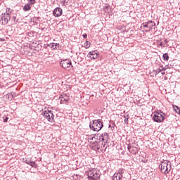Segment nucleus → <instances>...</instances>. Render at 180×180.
<instances>
[{
    "instance_id": "obj_1",
    "label": "nucleus",
    "mask_w": 180,
    "mask_h": 180,
    "mask_svg": "<svg viewBox=\"0 0 180 180\" xmlns=\"http://www.w3.org/2000/svg\"><path fill=\"white\" fill-rule=\"evenodd\" d=\"M92 122H90L89 124L91 130H93L94 131H100V130H102V128L103 127L102 120H94Z\"/></svg>"
},
{
    "instance_id": "obj_2",
    "label": "nucleus",
    "mask_w": 180,
    "mask_h": 180,
    "mask_svg": "<svg viewBox=\"0 0 180 180\" xmlns=\"http://www.w3.org/2000/svg\"><path fill=\"white\" fill-rule=\"evenodd\" d=\"M161 172L162 174H169V171L172 169L171 162L168 160L161 162V164L159 165Z\"/></svg>"
},
{
    "instance_id": "obj_3",
    "label": "nucleus",
    "mask_w": 180,
    "mask_h": 180,
    "mask_svg": "<svg viewBox=\"0 0 180 180\" xmlns=\"http://www.w3.org/2000/svg\"><path fill=\"white\" fill-rule=\"evenodd\" d=\"M87 175L89 180H98L101 178V172L95 169L89 170Z\"/></svg>"
},
{
    "instance_id": "obj_4",
    "label": "nucleus",
    "mask_w": 180,
    "mask_h": 180,
    "mask_svg": "<svg viewBox=\"0 0 180 180\" xmlns=\"http://www.w3.org/2000/svg\"><path fill=\"white\" fill-rule=\"evenodd\" d=\"M155 27V22L149 20L141 24V28L143 29L144 32H150L152 30L153 27Z\"/></svg>"
},
{
    "instance_id": "obj_5",
    "label": "nucleus",
    "mask_w": 180,
    "mask_h": 180,
    "mask_svg": "<svg viewBox=\"0 0 180 180\" xmlns=\"http://www.w3.org/2000/svg\"><path fill=\"white\" fill-rule=\"evenodd\" d=\"M60 67H63L66 71H70L72 70V63L70 59L62 60L60 63Z\"/></svg>"
},
{
    "instance_id": "obj_6",
    "label": "nucleus",
    "mask_w": 180,
    "mask_h": 180,
    "mask_svg": "<svg viewBox=\"0 0 180 180\" xmlns=\"http://www.w3.org/2000/svg\"><path fill=\"white\" fill-rule=\"evenodd\" d=\"M165 117V113L162 112L161 110H158L153 116L154 122L156 123H161L164 120Z\"/></svg>"
},
{
    "instance_id": "obj_7",
    "label": "nucleus",
    "mask_w": 180,
    "mask_h": 180,
    "mask_svg": "<svg viewBox=\"0 0 180 180\" xmlns=\"http://www.w3.org/2000/svg\"><path fill=\"white\" fill-rule=\"evenodd\" d=\"M9 20H11V14L9 13H2L0 15V23L1 25H8Z\"/></svg>"
},
{
    "instance_id": "obj_8",
    "label": "nucleus",
    "mask_w": 180,
    "mask_h": 180,
    "mask_svg": "<svg viewBox=\"0 0 180 180\" xmlns=\"http://www.w3.org/2000/svg\"><path fill=\"white\" fill-rule=\"evenodd\" d=\"M44 116L47 119L48 122L53 123L54 122V114L51 110H45L44 112Z\"/></svg>"
},
{
    "instance_id": "obj_9",
    "label": "nucleus",
    "mask_w": 180,
    "mask_h": 180,
    "mask_svg": "<svg viewBox=\"0 0 180 180\" xmlns=\"http://www.w3.org/2000/svg\"><path fill=\"white\" fill-rule=\"evenodd\" d=\"M95 148L96 150V151H102V153H103V151H106V148H105V143H103V142H98L95 145Z\"/></svg>"
},
{
    "instance_id": "obj_10",
    "label": "nucleus",
    "mask_w": 180,
    "mask_h": 180,
    "mask_svg": "<svg viewBox=\"0 0 180 180\" xmlns=\"http://www.w3.org/2000/svg\"><path fill=\"white\" fill-rule=\"evenodd\" d=\"M59 99L60 100V103H67L68 101H70V96H68L67 94H64L61 95Z\"/></svg>"
},
{
    "instance_id": "obj_11",
    "label": "nucleus",
    "mask_w": 180,
    "mask_h": 180,
    "mask_svg": "<svg viewBox=\"0 0 180 180\" xmlns=\"http://www.w3.org/2000/svg\"><path fill=\"white\" fill-rule=\"evenodd\" d=\"M53 13V16L58 18L63 15V9L60 7H57L54 9Z\"/></svg>"
},
{
    "instance_id": "obj_12",
    "label": "nucleus",
    "mask_w": 180,
    "mask_h": 180,
    "mask_svg": "<svg viewBox=\"0 0 180 180\" xmlns=\"http://www.w3.org/2000/svg\"><path fill=\"white\" fill-rule=\"evenodd\" d=\"M98 56H99V53H96L95 51H92L89 52L87 57H89V58H91V60H96Z\"/></svg>"
},
{
    "instance_id": "obj_13",
    "label": "nucleus",
    "mask_w": 180,
    "mask_h": 180,
    "mask_svg": "<svg viewBox=\"0 0 180 180\" xmlns=\"http://www.w3.org/2000/svg\"><path fill=\"white\" fill-rule=\"evenodd\" d=\"M127 150L131 154H137L138 153L137 148L131 146L130 143L127 145Z\"/></svg>"
},
{
    "instance_id": "obj_14",
    "label": "nucleus",
    "mask_w": 180,
    "mask_h": 180,
    "mask_svg": "<svg viewBox=\"0 0 180 180\" xmlns=\"http://www.w3.org/2000/svg\"><path fill=\"white\" fill-rule=\"evenodd\" d=\"M123 176L120 173H115L112 176V180H122Z\"/></svg>"
},
{
    "instance_id": "obj_15",
    "label": "nucleus",
    "mask_w": 180,
    "mask_h": 180,
    "mask_svg": "<svg viewBox=\"0 0 180 180\" xmlns=\"http://www.w3.org/2000/svg\"><path fill=\"white\" fill-rule=\"evenodd\" d=\"M99 143H104V144H105V143H108V140L102 134L99 136Z\"/></svg>"
},
{
    "instance_id": "obj_16",
    "label": "nucleus",
    "mask_w": 180,
    "mask_h": 180,
    "mask_svg": "<svg viewBox=\"0 0 180 180\" xmlns=\"http://www.w3.org/2000/svg\"><path fill=\"white\" fill-rule=\"evenodd\" d=\"M32 7H30V4H27L25 5L24 8H23V11H25V12L27 11H30Z\"/></svg>"
},
{
    "instance_id": "obj_17",
    "label": "nucleus",
    "mask_w": 180,
    "mask_h": 180,
    "mask_svg": "<svg viewBox=\"0 0 180 180\" xmlns=\"http://www.w3.org/2000/svg\"><path fill=\"white\" fill-rule=\"evenodd\" d=\"M162 58L164 61H168V60H169V56H168L167 53H164L162 56Z\"/></svg>"
},
{
    "instance_id": "obj_18",
    "label": "nucleus",
    "mask_w": 180,
    "mask_h": 180,
    "mask_svg": "<svg viewBox=\"0 0 180 180\" xmlns=\"http://www.w3.org/2000/svg\"><path fill=\"white\" fill-rule=\"evenodd\" d=\"M173 109L175 112H176V110H179L178 111V115H180V108L178 107L177 105H173Z\"/></svg>"
},
{
    "instance_id": "obj_19",
    "label": "nucleus",
    "mask_w": 180,
    "mask_h": 180,
    "mask_svg": "<svg viewBox=\"0 0 180 180\" xmlns=\"http://www.w3.org/2000/svg\"><path fill=\"white\" fill-rule=\"evenodd\" d=\"M29 165H30V167H32V168H37V164H36L35 162H33L31 160V162H30Z\"/></svg>"
},
{
    "instance_id": "obj_20",
    "label": "nucleus",
    "mask_w": 180,
    "mask_h": 180,
    "mask_svg": "<svg viewBox=\"0 0 180 180\" xmlns=\"http://www.w3.org/2000/svg\"><path fill=\"white\" fill-rule=\"evenodd\" d=\"M55 46H56V44H54V43H52V44H48V45H47L48 47H51V49H57V47H56ZM54 46H55V47H54Z\"/></svg>"
},
{
    "instance_id": "obj_21",
    "label": "nucleus",
    "mask_w": 180,
    "mask_h": 180,
    "mask_svg": "<svg viewBox=\"0 0 180 180\" xmlns=\"http://www.w3.org/2000/svg\"><path fill=\"white\" fill-rule=\"evenodd\" d=\"M84 47L86 49H89V47H91V43L90 42H88L86 41V43H84Z\"/></svg>"
},
{
    "instance_id": "obj_22",
    "label": "nucleus",
    "mask_w": 180,
    "mask_h": 180,
    "mask_svg": "<svg viewBox=\"0 0 180 180\" xmlns=\"http://www.w3.org/2000/svg\"><path fill=\"white\" fill-rule=\"evenodd\" d=\"M32 160L31 159H23V162H25V164H27L29 165V164H30Z\"/></svg>"
},
{
    "instance_id": "obj_23",
    "label": "nucleus",
    "mask_w": 180,
    "mask_h": 180,
    "mask_svg": "<svg viewBox=\"0 0 180 180\" xmlns=\"http://www.w3.org/2000/svg\"><path fill=\"white\" fill-rule=\"evenodd\" d=\"M102 136H105V139H106L108 140V139H109V136H108V133L104 132L103 134H101Z\"/></svg>"
},
{
    "instance_id": "obj_24",
    "label": "nucleus",
    "mask_w": 180,
    "mask_h": 180,
    "mask_svg": "<svg viewBox=\"0 0 180 180\" xmlns=\"http://www.w3.org/2000/svg\"><path fill=\"white\" fill-rule=\"evenodd\" d=\"M30 5H34L36 4V0H30L29 1Z\"/></svg>"
},
{
    "instance_id": "obj_25",
    "label": "nucleus",
    "mask_w": 180,
    "mask_h": 180,
    "mask_svg": "<svg viewBox=\"0 0 180 180\" xmlns=\"http://www.w3.org/2000/svg\"><path fill=\"white\" fill-rule=\"evenodd\" d=\"M12 12V10L10 8H7L6 11V13H11Z\"/></svg>"
},
{
    "instance_id": "obj_26",
    "label": "nucleus",
    "mask_w": 180,
    "mask_h": 180,
    "mask_svg": "<svg viewBox=\"0 0 180 180\" xmlns=\"http://www.w3.org/2000/svg\"><path fill=\"white\" fill-rule=\"evenodd\" d=\"M162 71V69L159 68L155 70V72L156 74H160V72H161Z\"/></svg>"
},
{
    "instance_id": "obj_27",
    "label": "nucleus",
    "mask_w": 180,
    "mask_h": 180,
    "mask_svg": "<svg viewBox=\"0 0 180 180\" xmlns=\"http://www.w3.org/2000/svg\"><path fill=\"white\" fill-rule=\"evenodd\" d=\"M125 120H124V123H127V124L129 123V117L126 118V116L124 117Z\"/></svg>"
},
{
    "instance_id": "obj_28",
    "label": "nucleus",
    "mask_w": 180,
    "mask_h": 180,
    "mask_svg": "<svg viewBox=\"0 0 180 180\" xmlns=\"http://www.w3.org/2000/svg\"><path fill=\"white\" fill-rule=\"evenodd\" d=\"M61 5H62V6H65V5H67V4H65V0H64L63 1H61Z\"/></svg>"
},
{
    "instance_id": "obj_29",
    "label": "nucleus",
    "mask_w": 180,
    "mask_h": 180,
    "mask_svg": "<svg viewBox=\"0 0 180 180\" xmlns=\"http://www.w3.org/2000/svg\"><path fill=\"white\" fill-rule=\"evenodd\" d=\"M9 120V118L8 117H6L4 120V122L6 123V122H8V120Z\"/></svg>"
},
{
    "instance_id": "obj_30",
    "label": "nucleus",
    "mask_w": 180,
    "mask_h": 180,
    "mask_svg": "<svg viewBox=\"0 0 180 180\" xmlns=\"http://www.w3.org/2000/svg\"><path fill=\"white\" fill-rule=\"evenodd\" d=\"M98 136H99V134H95L94 135V136H93L92 138H91V140H94V139H95V137H98Z\"/></svg>"
},
{
    "instance_id": "obj_31",
    "label": "nucleus",
    "mask_w": 180,
    "mask_h": 180,
    "mask_svg": "<svg viewBox=\"0 0 180 180\" xmlns=\"http://www.w3.org/2000/svg\"><path fill=\"white\" fill-rule=\"evenodd\" d=\"M83 37H84V39H86V37H88V34H84Z\"/></svg>"
},
{
    "instance_id": "obj_32",
    "label": "nucleus",
    "mask_w": 180,
    "mask_h": 180,
    "mask_svg": "<svg viewBox=\"0 0 180 180\" xmlns=\"http://www.w3.org/2000/svg\"><path fill=\"white\" fill-rule=\"evenodd\" d=\"M168 68H167V66H165V68H162V71H165Z\"/></svg>"
},
{
    "instance_id": "obj_33",
    "label": "nucleus",
    "mask_w": 180,
    "mask_h": 180,
    "mask_svg": "<svg viewBox=\"0 0 180 180\" xmlns=\"http://www.w3.org/2000/svg\"><path fill=\"white\" fill-rule=\"evenodd\" d=\"M160 72H161L162 75H165V70H162Z\"/></svg>"
},
{
    "instance_id": "obj_34",
    "label": "nucleus",
    "mask_w": 180,
    "mask_h": 180,
    "mask_svg": "<svg viewBox=\"0 0 180 180\" xmlns=\"http://www.w3.org/2000/svg\"><path fill=\"white\" fill-rule=\"evenodd\" d=\"M13 20H14V22H15V20H16V16H13Z\"/></svg>"
},
{
    "instance_id": "obj_35",
    "label": "nucleus",
    "mask_w": 180,
    "mask_h": 180,
    "mask_svg": "<svg viewBox=\"0 0 180 180\" xmlns=\"http://www.w3.org/2000/svg\"><path fill=\"white\" fill-rule=\"evenodd\" d=\"M165 42L168 43V39H165Z\"/></svg>"
},
{
    "instance_id": "obj_36",
    "label": "nucleus",
    "mask_w": 180,
    "mask_h": 180,
    "mask_svg": "<svg viewBox=\"0 0 180 180\" xmlns=\"http://www.w3.org/2000/svg\"><path fill=\"white\" fill-rule=\"evenodd\" d=\"M4 39H2V38H0V41H4Z\"/></svg>"
},
{
    "instance_id": "obj_37",
    "label": "nucleus",
    "mask_w": 180,
    "mask_h": 180,
    "mask_svg": "<svg viewBox=\"0 0 180 180\" xmlns=\"http://www.w3.org/2000/svg\"><path fill=\"white\" fill-rule=\"evenodd\" d=\"M58 46V44H55V47H57Z\"/></svg>"
},
{
    "instance_id": "obj_38",
    "label": "nucleus",
    "mask_w": 180,
    "mask_h": 180,
    "mask_svg": "<svg viewBox=\"0 0 180 180\" xmlns=\"http://www.w3.org/2000/svg\"><path fill=\"white\" fill-rule=\"evenodd\" d=\"M160 46H162V42H161V43L160 44Z\"/></svg>"
},
{
    "instance_id": "obj_39",
    "label": "nucleus",
    "mask_w": 180,
    "mask_h": 180,
    "mask_svg": "<svg viewBox=\"0 0 180 180\" xmlns=\"http://www.w3.org/2000/svg\"><path fill=\"white\" fill-rule=\"evenodd\" d=\"M176 112V113H178V112H179V110H176V111H175Z\"/></svg>"
},
{
    "instance_id": "obj_40",
    "label": "nucleus",
    "mask_w": 180,
    "mask_h": 180,
    "mask_svg": "<svg viewBox=\"0 0 180 180\" xmlns=\"http://www.w3.org/2000/svg\"><path fill=\"white\" fill-rule=\"evenodd\" d=\"M109 127H112V126H111V125H109Z\"/></svg>"
}]
</instances>
